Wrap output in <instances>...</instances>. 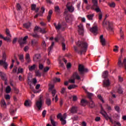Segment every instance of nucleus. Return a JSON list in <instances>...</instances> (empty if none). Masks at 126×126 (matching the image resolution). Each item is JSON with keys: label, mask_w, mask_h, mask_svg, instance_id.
Segmentation results:
<instances>
[{"label": "nucleus", "mask_w": 126, "mask_h": 126, "mask_svg": "<svg viewBox=\"0 0 126 126\" xmlns=\"http://www.w3.org/2000/svg\"><path fill=\"white\" fill-rule=\"evenodd\" d=\"M77 46H74V49L76 53L79 55H82L83 53H86L88 49V44L85 41H78L76 42Z\"/></svg>", "instance_id": "1"}, {"label": "nucleus", "mask_w": 126, "mask_h": 126, "mask_svg": "<svg viewBox=\"0 0 126 126\" xmlns=\"http://www.w3.org/2000/svg\"><path fill=\"white\" fill-rule=\"evenodd\" d=\"M107 18L104 19L102 22V27L104 29H106L109 32H114V26L113 23L110 22L109 21H106Z\"/></svg>", "instance_id": "2"}, {"label": "nucleus", "mask_w": 126, "mask_h": 126, "mask_svg": "<svg viewBox=\"0 0 126 126\" xmlns=\"http://www.w3.org/2000/svg\"><path fill=\"white\" fill-rule=\"evenodd\" d=\"M49 91L51 92V94L52 95V96L53 97L52 98V101H54L55 99V102H57V101L59 100V98L58 96V94L56 95V94L57 93L56 90L54 89V85H51L49 87ZM55 96V97H54Z\"/></svg>", "instance_id": "3"}, {"label": "nucleus", "mask_w": 126, "mask_h": 126, "mask_svg": "<svg viewBox=\"0 0 126 126\" xmlns=\"http://www.w3.org/2000/svg\"><path fill=\"white\" fill-rule=\"evenodd\" d=\"M100 108H101L100 114H101L102 115V116L105 118V119L106 120H109L110 122L112 124H115V122H116V121H114V120H113V119H112V118L109 117L107 112H105V111L104 110L102 105L100 106Z\"/></svg>", "instance_id": "4"}, {"label": "nucleus", "mask_w": 126, "mask_h": 126, "mask_svg": "<svg viewBox=\"0 0 126 126\" xmlns=\"http://www.w3.org/2000/svg\"><path fill=\"white\" fill-rule=\"evenodd\" d=\"M6 61V54L3 52L2 54V60L0 61V65H2L5 69H7L8 64L5 62Z\"/></svg>", "instance_id": "5"}, {"label": "nucleus", "mask_w": 126, "mask_h": 126, "mask_svg": "<svg viewBox=\"0 0 126 126\" xmlns=\"http://www.w3.org/2000/svg\"><path fill=\"white\" fill-rule=\"evenodd\" d=\"M78 72L79 75L82 77L84 76V74L88 72V69L85 68V66L82 64H79L78 65Z\"/></svg>", "instance_id": "6"}, {"label": "nucleus", "mask_w": 126, "mask_h": 126, "mask_svg": "<svg viewBox=\"0 0 126 126\" xmlns=\"http://www.w3.org/2000/svg\"><path fill=\"white\" fill-rule=\"evenodd\" d=\"M93 5L91 7L92 9H94L97 13L101 12V10L98 5V0H92Z\"/></svg>", "instance_id": "7"}, {"label": "nucleus", "mask_w": 126, "mask_h": 126, "mask_svg": "<svg viewBox=\"0 0 126 126\" xmlns=\"http://www.w3.org/2000/svg\"><path fill=\"white\" fill-rule=\"evenodd\" d=\"M81 78L77 72H75L73 73L71 79H69V83L71 84H75V79L78 80H80Z\"/></svg>", "instance_id": "8"}, {"label": "nucleus", "mask_w": 126, "mask_h": 126, "mask_svg": "<svg viewBox=\"0 0 126 126\" xmlns=\"http://www.w3.org/2000/svg\"><path fill=\"white\" fill-rule=\"evenodd\" d=\"M75 10V8L73 6L72 4H71V2H68L67 3V5H66V10H65V12H64L65 14H67L68 12L70 13L74 12Z\"/></svg>", "instance_id": "9"}, {"label": "nucleus", "mask_w": 126, "mask_h": 126, "mask_svg": "<svg viewBox=\"0 0 126 126\" xmlns=\"http://www.w3.org/2000/svg\"><path fill=\"white\" fill-rule=\"evenodd\" d=\"M122 57L121 56L118 59V65L119 67H123L124 65L125 69L126 70V59H125L123 61V63L122 62Z\"/></svg>", "instance_id": "10"}, {"label": "nucleus", "mask_w": 126, "mask_h": 126, "mask_svg": "<svg viewBox=\"0 0 126 126\" xmlns=\"http://www.w3.org/2000/svg\"><path fill=\"white\" fill-rule=\"evenodd\" d=\"M32 35L33 37H35L36 39H33V40H32V46L34 47V46H35L37 43H38V38H39V36L36 34H32Z\"/></svg>", "instance_id": "11"}, {"label": "nucleus", "mask_w": 126, "mask_h": 126, "mask_svg": "<svg viewBox=\"0 0 126 126\" xmlns=\"http://www.w3.org/2000/svg\"><path fill=\"white\" fill-rule=\"evenodd\" d=\"M42 104H43V100L42 99L41 97H40L38 100H37V101L35 103L36 106L37 107V108L38 109L39 111L41 110V108L42 106Z\"/></svg>", "instance_id": "12"}, {"label": "nucleus", "mask_w": 126, "mask_h": 126, "mask_svg": "<svg viewBox=\"0 0 126 126\" xmlns=\"http://www.w3.org/2000/svg\"><path fill=\"white\" fill-rule=\"evenodd\" d=\"M65 63V64H66L67 63V61L66 60H65L64 58H63L62 60L60 59L59 60V67H61V68H64V64L63 63Z\"/></svg>", "instance_id": "13"}, {"label": "nucleus", "mask_w": 126, "mask_h": 126, "mask_svg": "<svg viewBox=\"0 0 126 126\" xmlns=\"http://www.w3.org/2000/svg\"><path fill=\"white\" fill-rule=\"evenodd\" d=\"M90 31L94 34L96 35L98 33V29L97 26H93L92 28H91Z\"/></svg>", "instance_id": "14"}, {"label": "nucleus", "mask_w": 126, "mask_h": 126, "mask_svg": "<svg viewBox=\"0 0 126 126\" xmlns=\"http://www.w3.org/2000/svg\"><path fill=\"white\" fill-rule=\"evenodd\" d=\"M73 19H74V16L72 15H70L69 14L67 15V16H66V18H65V20H66V22L69 23H70L71 22H72Z\"/></svg>", "instance_id": "15"}, {"label": "nucleus", "mask_w": 126, "mask_h": 126, "mask_svg": "<svg viewBox=\"0 0 126 126\" xmlns=\"http://www.w3.org/2000/svg\"><path fill=\"white\" fill-rule=\"evenodd\" d=\"M34 32H40L42 33H45L46 32V31L44 29H41L37 26H36L34 29Z\"/></svg>", "instance_id": "16"}, {"label": "nucleus", "mask_w": 126, "mask_h": 126, "mask_svg": "<svg viewBox=\"0 0 126 126\" xmlns=\"http://www.w3.org/2000/svg\"><path fill=\"white\" fill-rule=\"evenodd\" d=\"M110 85L111 83L110 82V80L109 79L104 80L103 81V86L104 88H108L109 87H110Z\"/></svg>", "instance_id": "17"}, {"label": "nucleus", "mask_w": 126, "mask_h": 126, "mask_svg": "<svg viewBox=\"0 0 126 126\" xmlns=\"http://www.w3.org/2000/svg\"><path fill=\"white\" fill-rule=\"evenodd\" d=\"M100 42L103 46H104L106 45V40L104 38L103 35H101L100 36Z\"/></svg>", "instance_id": "18"}, {"label": "nucleus", "mask_w": 126, "mask_h": 126, "mask_svg": "<svg viewBox=\"0 0 126 126\" xmlns=\"http://www.w3.org/2000/svg\"><path fill=\"white\" fill-rule=\"evenodd\" d=\"M78 28H79V30H78V32L79 33V34L80 35H82L84 33V28H83V25H79L78 26Z\"/></svg>", "instance_id": "19"}, {"label": "nucleus", "mask_w": 126, "mask_h": 126, "mask_svg": "<svg viewBox=\"0 0 126 126\" xmlns=\"http://www.w3.org/2000/svg\"><path fill=\"white\" fill-rule=\"evenodd\" d=\"M71 113L72 114H75L77 112L78 109L77 106H72L70 108V110H69Z\"/></svg>", "instance_id": "20"}, {"label": "nucleus", "mask_w": 126, "mask_h": 126, "mask_svg": "<svg viewBox=\"0 0 126 126\" xmlns=\"http://www.w3.org/2000/svg\"><path fill=\"white\" fill-rule=\"evenodd\" d=\"M5 33L6 35H7L6 37L9 38L10 39V42H11V34H10V32L8 29H6Z\"/></svg>", "instance_id": "21"}, {"label": "nucleus", "mask_w": 126, "mask_h": 126, "mask_svg": "<svg viewBox=\"0 0 126 126\" xmlns=\"http://www.w3.org/2000/svg\"><path fill=\"white\" fill-rule=\"evenodd\" d=\"M0 76L1 77V79H2V80H4V81H6V74L2 72H0Z\"/></svg>", "instance_id": "22"}, {"label": "nucleus", "mask_w": 126, "mask_h": 126, "mask_svg": "<svg viewBox=\"0 0 126 126\" xmlns=\"http://www.w3.org/2000/svg\"><path fill=\"white\" fill-rule=\"evenodd\" d=\"M28 38V36H26L24 38L22 42L20 43V45L21 46L23 47L26 43V40Z\"/></svg>", "instance_id": "23"}, {"label": "nucleus", "mask_w": 126, "mask_h": 126, "mask_svg": "<svg viewBox=\"0 0 126 126\" xmlns=\"http://www.w3.org/2000/svg\"><path fill=\"white\" fill-rule=\"evenodd\" d=\"M1 107L3 108V109H5L6 108V103H5V101L4 99H2L0 102Z\"/></svg>", "instance_id": "24"}, {"label": "nucleus", "mask_w": 126, "mask_h": 126, "mask_svg": "<svg viewBox=\"0 0 126 126\" xmlns=\"http://www.w3.org/2000/svg\"><path fill=\"white\" fill-rule=\"evenodd\" d=\"M61 39H63L64 40V39L63 38V36L61 34H59L57 35V36L55 38V41L56 42H58L59 40H61Z\"/></svg>", "instance_id": "25"}, {"label": "nucleus", "mask_w": 126, "mask_h": 126, "mask_svg": "<svg viewBox=\"0 0 126 126\" xmlns=\"http://www.w3.org/2000/svg\"><path fill=\"white\" fill-rule=\"evenodd\" d=\"M89 107L91 108H93L95 107V104L94 103V101L92 100H90V102L88 101V103Z\"/></svg>", "instance_id": "26"}, {"label": "nucleus", "mask_w": 126, "mask_h": 126, "mask_svg": "<svg viewBox=\"0 0 126 126\" xmlns=\"http://www.w3.org/2000/svg\"><path fill=\"white\" fill-rule=\"evenodd\" d=\"M108 75H109V72H108V71L106 70V71H104V72H103V74H102V77H103V78L106 79V78H107L108 77Z\"/></svg>", "instance_id": "27"}, {"label": "nucleus", "mask_w": 126, "mask_h": 126, "mask_svg": "<svg viewBox=\"0 0 126 126\" xmlns=\"http://www.w3.org/2000/svg\"><path fill=\"white\" fill-rule=\"evenodd\" d=\"M54 25L56 29L58 31L60 30L61 28H63L62 25H61L60 23H59L58 25L56 23H54Z\"/></svg>", "instance_id": "28"}, {"label": "nucleus", "mask_w": 126, "mask_h": 126, "mask_svg": "<svg viewBox=\"0 0 126 126\" xmlns=\"http://www.w3.org/2000/svg\"><path fill=\"white\" fill-rule=\"evenodd\" d=\"M0 39H3L4 41H6L8 42H10V39L9 38H7V37H4L2 34H0Z\"/></svg>", "instance_id": "29"}, {"label": "nucleus", "mask_w": 126, "mask_h": 126, "mask_svg": "<svg viewBox=\"0 0 126 126\" xmlns=\"http://www.w3.org/2000/svg\"><path fill=\"white\" fill-rule=\"evenodd\" d=\"M89 103V101H88V100H86V99H82L81 100V105L82 106H85V104H88Z\"/></svg>", "instance_id": "30"}, {"label": "nucleus", "mask_w": 126, "mask_h": 126, "mask_svg": "<svg viewBox=\"0 0 126 126\" xmlns=\"http://www.w3.org/2000/svg\"><path fill=\"white\" fill-rule=\"evenodd\" d=\"M40 58V54H36L35 55V57L33 58V61L34 62H38L37 60H39V59Z\"/></svg>", "instance_id": "31"}, {"label": "nucleus", "mask_w": 126, "mask_h": 126, "mask_svg": "<svg viewBox=\"0 0 126 126\" xmlns=\"http://www.w3.org/2000/svg\"><path fill=\"white\" fill-rule=\"evenodd\" d=\"M52 14H53L52 10H50V11H49L48 16L47 17V19L49 22H50V19H51V15H52Z\"/></svg>", "instance_id": "32"}, {"label": "nucleus", "mask_w": 126, "mask_h": 126, "mask_svg": "<svg viewBox=\"0 0 126 126\" xmlns=\"http://www.w3.org/2000/svg\"><path fill=\"white\" fill-rule=\"evenodd\" d=\"M26 60L28 63H31L30 57L29 54H27L26 55Z\"/></svg>", "instance_id": "33"}, {"label": "nucleus", "mask_w": 126, "mask_h": 126, "mask_svg": "<svg viewBox=\"0 0 126 126\" xmlns=\"http://www.w3.org/2000/svg\"><path fill=\"white\" fill-rule=\"evenodd\" d=\"M55 12L57 13V14L59 15L61 13L60 7H59V6H56L55 7Z\"/></svg>", "instance_id": "34"}, {"label": "nucleus", "mask_w": 126, "mask_h": 126, "mask_svg": "<svg viewBox=\"0 0 126 126\" xmlns=\"http://www.w3.org/2000/svg\"><path fill=\"white\" fill-rule=\"evenodd\" d=\"M36 65L35 64H33V65H32L31 66H29V70L30 71L32 72L35 69Z\"/></svg>", "instance_id": "35"}, {"label": "nucleus", "mask_w": 126, "mask_h": 126, "mask_svg": "<svg viewBox=\"0 0 126 126\" xmlns=\"http://www.w3.org/2000/svg\"><path fill=\"white\" fill-rule=\"evenodd\" d=\"M51 103H52V101L50 98H48L46 99V103L48 106H50V105L51 104Z\"/></svg>", "instance_id": "36"}, {"label": "nucleus", "mask_w": 126, "mask_h": 126, "mask_svg": "<svg viewBox=\"0 0 126 126\" xmlns=\"http://www.w3.org/2000/svg\"><path fill=\"white\" fill-rule=\"evenodd\" d=\"M19 57V59L20 60V61H21V63H24V56L23 55H18Z\"/></svg>", "instance_id": "37"}, {"label": "nucleus", "mask_w": 126, "mask_h": 126, "mask_svg": "<svg viewBox=\"0 0 126 126\" xmlns=\"http://www.w3.org/2000/svg\"><path fill=\"white\" fill-rule=\"evenodd\" d=\"M24 105L25 106L27 107H30L31 105V103L30 102V101H29V100H26Z\"/></svg>", "instance_id": "38"}, {"label": "nucleus", "mask_w": 126, "mask_h": 126, "mask_svg": "<svg viewBox=\"0 0 126 126\" xmlns=\"http://www.w3.org/2000/svg\"><path fill=\"white\" fill-rule=\"evenodd\" d=\"M10 91H11V88H10V87L9 86H8L6 88L5 92H6V93H10Z\"/></svg>", "instance_id": "39"}, {"label": "nucleus", "mask_w": 126, "mask_h": 126, "mask_svg": "<svg viewBox=\"0 0 126 126\" xmlns=\"http://www.w3.org/2000/svg\"><path fill=\"white\" fill-rule=\"evenodd\" d=\"M31 24L30 23H26L23 25L24 27L26 29H29L31 27Z\"/></svg>", "instance_id": "40"}, {"label": "nucleus", "mask_w": 126, "mask_h": 126, "mask_svg": "<svg viewBox=\"0 0 126 126\" xmlns=\"http://www.w3.org/2000/svg\"><path fill=\"white\" fill-rule=\"evenodd\" d=\"M120 33L121 39L123 40L124 35L123 33V32L122 31V28L120 29Z\"/></svg>", "instance_id": "41"}, {"label": "nucleus", "mask_w": 126, "mask_h": 126, "mask_svg": "<svg viewBox=\"0 0 126 126\" xmlns=\"http://www.w3.org/2000/svg\"><path fill=\"white\" fill-rule=\"evenodd\" d=\"M87 96L90 101L92 100V96H93V94L92 93H88L87 94Z\"/></svg>", "instance_id": "42"}, {"label": "nucleus", "mask_w": 126, "mask_h": 126, "mask_svg": "<svg viewBox=\"0 0 126 126\" xmlns=\"http://www.w3.org/2000/svg\"><path fill=\"white\" fill-rule=\"evenodd\" d=\"M35 76L37 77H41V73L38 70L35 71Z\"/></svg>", "instance_id": "43"}, {"label": "nucleus", "mask_w": 126, "mask_h": 126, "mask_svg": "<svg viewBox=\"0 0 126 126\" xmlns=\"http://www.w3.org/2000/svg\"><path fill=\"white\" fill-rule=\"evenodd\" d=\"M76 87V86L75 85L72 84V85H70V86L68 87V89H69V90H71L72 89L75 88Z\"/></svg>", "instance_id": "44"}, {"label": "nucleus", "mask_w": 126, "mask_h": 126, "mask_svg": "<svg viewBox=\"0 0 126 126\" xmlns=\"http://www.w3.org/2000/svg\"><path fill=\"white\" fill-rule=\"evenodd\" d=\"M87 17L88 19L89 20H92L93 17H94V14H90V15H87Z\"/></svg>", "instance_id": "45"}, {"label": "nucleus", "mask_w": 126, "mask_h": 126, "mask_svg": "<svg viewBox=\"0 0 126 126\" xmlns=\"http://www.w3.org/2000/svg\"><path fill=\"white\" fill-rule=\"evenodd\" d=\"M17 10L21 11L22 10V8L21 7V5L20 4H17Z\"/></svg>", "instance_id": "46"}, {"label": "nucleus", "mask_w": 126, "mask_h": 126, "mask_svg": "<svg viewBox=\"0 0 126 126\" xmlns=\"http://www.w3.org/2000/svg\"><path fill=\"white\" fill-rule=\"evenodd\" d=\"M118 92L120 94H123V89H122V88L121 87H119L118 89Z\"/></svg>", "instance_id": "47"}, {"label": "nucleus", "mask_w": 126, "mask_h": 126, "mask_svg": "<svg viewBox=\"0 0 126 126\" xmlns=\"http://www.w3.org/2000/svg\"><path fill=\"white\" fill-rule=\"evenodd\" d=\"M106 109L108 111H111V110H112V108L111 107V106H109V104H106Z\"/></svg>", "instance_id": "48"}, {"label": "nucleus", "mask_w": 126, "mask_h": 126, "mask_svg": "<svg viewBox=\"0 0 126 126\" xmlns=\"http://www.w3.org/2000/svg\"><path fill=\"white\" fill-rule=\"evenodd\" d=\"M60 121H61V123L63 125H65L66 123V121L65 120V119H63V118H61V119H60Z\"/></svg>", "instance_id": "49"}, {"label": "nucleus", "mask_w": 126, "mask_h": 126, "mask_svg": "<svg viewBox=\"0 0 126 126\" xmlns=\"http://www.w3.org/2000/svg\"><path fill=\"white\" fill-rule=\"evenodd\" d=\"M97 97L103 103H104L102 96L100 94H98Z\"/></svg>", "instance_id": "50"}, {"label": "nucleus", "mask_w": 126, "mask_h": 126, "mask_svg": "<svg viewBox=\"0 0 126 126\" xmlns=\"http://www.w3.org/2000/svg\"><path fill=\"white\" fill-rule=\"evenodd\" d=\"M49 69H50L49 67L47 66L44 68L43 72L44 73H46L49 70Z\"/></svg>", "instance_id": "51"}, {"label": "nucleus", "mask_w": 126, "mask_h": 126, "mask_svg": "<svg viewBox=\"0 0 126 126\" xmlns=\"http://www.w3.org/2000/svg\"><path fill=\"white\" fill-rule=\"evenodd\" d=\"M62 50H63V51H65L66 49L65 44L63 42H62Z\"/></svg>", "instance_id": "52"}, {"label": "nucleus", "mask_w": 126, "mask_h": 126, "mask_svg": "<svg viewBox=\"0 0 126 126\" xmlns=\"http://www.w3.org/2000/svg\"><path fill=\"white\" fill-rule=\"evenodd\" d=\"M66 88H62V89H61V94H64V93L66 92Z\"/></svg>", "instance_id": "53"}, {"label": "nucleus", "mask_w": 126, "mask_h": 126, "mask_svg": "<svg viewBox=\"0 0 126 126\" xmlns=\"http://www.w3.org/2000/svg\"><path fill=\"white\" fill-rule=\"evenodd\" d=\"M103 17V14L102 13H100L98 14V19L99 20H101Z\"/></svg>", "instance_id": "54"}, {"label": "nucleus", "mask_w": 126, "mask_h": 126, "mask_svg": "<svg viewBox=\"0 0 126 126\" xmlns=\"http://www.w3.org/2000/svg\"><path fill=\"white\" fill-rule=\"evenodd\" d=\"M43 68H44V65L42 64L39 63V70H43Z\"/></svg>", "instance_id": "55"}, {"label": "nucleus", "mask_w": 126, "mask_h": 126, "mask_svg": "<svg viewBox=\"0 0 126 126\" xmlns=\"http://www.w3.org/2000/svg\"><path fill=\"white\" fill-rule=\"evenodd\" d=\"M23 72V68H19V69H18L17 74H18L19 73H22Z\"/></svg>", "instance_id": "56"}, {"label": "nucleus", "mask_w": 126, "mask_h": 126, "mask_svg": "<svg viewBox=\"0 0 126 126\" xmlns=\"http://www.w3.org/2000/svg\"><path fill=\"white\" fill-rule=\"evenodd\" d=\"M54 81L55 83L60 82L61 81V79L55 78L54 80Z\"/></svg>", "instance_id": "57"}, {"label": "nucleus", "mask_w": 126, "mask_h": 126, "mask_svg": "<svg viewBox=\"0 0 126 126\" xmlns=\"http://www.w3.org/2000/svg\"><path fill=\"white\" fill-rule=\"evenodd\" d=\"M54 45H55V43L54 42H52L51 46L48 49V50L49 51V52H50L51 49L53 48V46H54Z\"/></svg>", "instance_id": "58"}, {"label": "nucleus", "mask_w": 126, "mask_h": 126, "mask_svg": "<svg viewBox=\"0 0 126 126\" xmlns=\"http://www.w3.org/2000/svg\"><path fill=\"white\" fill-rule=\"evenodd\" d=\"M41 45H42V46L43 47V48H45V47H46V44L45 41H42Z\"/></svg>", "instance_id": "59"}, {"label": "nucleus", "mask_w": 126, "mask_h": 126, "mask_svg": "<svg viewBox=\"0 0 126 126\" xmlns=\"http://www.w3.org/2000/svg\"><path fill=\"white\" fill-rule=\"evenodd\" d=\"M36 5L35 4H32V10H35V8H36Z\"/></svg>", "instance_id": "60"}, {"label": "nucleus", "mask_w": 126, "mask_h": 126, "mask_svg": "<svg viewBox=\"0 0 126 126\" xmlns=\"http://www.w3.org/2000/svg\"><path fill=\"white\" fill-rule=\"evenodd\" d=\"M66 67H67V69H70L71 67V63H68L67 64Z\"/></svg>", "instance_id": "61"}, {"label": "nucleus", "mask_w": 126, "mask_h": 126, "mask_svg": "<svg viewBox=\"0 0 126 126\" xmlns=\"http://www.w3.org/2000/svg\"><path fill=\"white\" fill-rule=\"evenodd\" d=\"M115 49H113V51H114V52H115L116 53H117V52H118V48H119V46L116 45V46H115Z\"/></svg>", "instance_id": "62"}, {"label": "nucleus", "mask_w": 126, "mask_h": 126, "mask_svg": "<svg viewBox=\"0 0 126 126\" xmlns=\"http://www.w3.org/2000/svg\"><path fill=\"white\" fill-rule=\"evenodd\" d=\"M39 16H42V14H41V12H39V13L37 14L35 16H34V18H37V17H38Z\"/></svg>", "instance_id": "63"}, {"label": "nucleus", "mask_w": 126, "mask_h": 126, "mask_svg": "<svg viewBox=\"0 0 126 126\" xmlns=\"http://www.w3.org/2000/svg\"><path fill=\"white\" fill-rule=\"evenodd\" d=\"M51 124L53 126H56V123L53 119H51Z\"/></svg>", "instance_id": "64"}]
</instances>
